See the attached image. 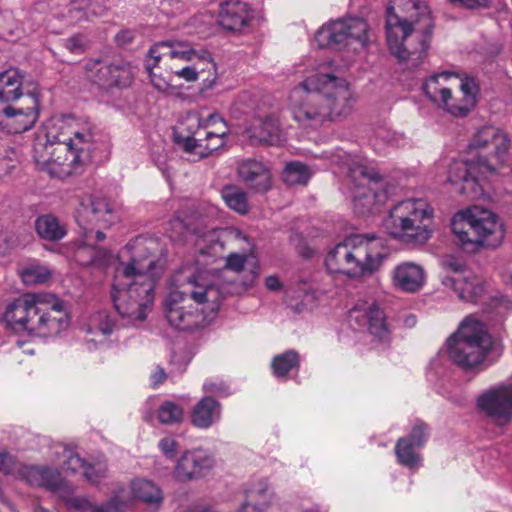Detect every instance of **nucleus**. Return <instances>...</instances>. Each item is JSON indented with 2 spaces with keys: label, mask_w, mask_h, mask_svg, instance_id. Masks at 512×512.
I'll list each match as a JSON object with an SVG mask.
<instances>
[{
  "label": "nucleus",
  "mask_w": 512,
  "mask_h": 512,
  "mask_svg": "<svg viewBox=\"0 0 512 512\" xmlns=\"http://www.w3.org/2000/svg\"><path fill=\"white\" fill-rule=\"evenodd\" d=\"M171 228L181 238L188 240L196 237L194 245L197 253L195 264H185L171 278V289L164 301L165 317L169 324L182 331H194L206 326L203 311L190 304H207L208 309L216 312L220 302L226 297L219 285L208 282L203 271L215 262L223 250L222 243L214 231H204L190 219L175 217Z\"/></svg>",
  "instance_id": "1"
},
{
  "label": "nucleus",
  "mask_w": 512,
  "mask_h": 512,
  "mask_svg": "<svg viewBox=\"0 0 512 512\" xmlns=\"http://www.w3.org/2000/svg\"><path fill=\"white\" fill-rule=\"evenodd\" d=\"M154 242L137 237L126 246L131 252L126 262L115 268L111 297L118 314L131 325H139L147 318L154 301V289L159 277Z\"/></svg>",
  "instance_id": "2"
},
{
  "label": "nucleus",
  "mask_w": 512,
  "mask_h": 512,
  "mask_svg": "<svg viewBox=\"0 0 512 512\" xmlns=\"http://www.w3.org/2000/svg\"><path fill=\"white\" fill-rule=\"evenodd\" d=\"M434 22L427 5L419 0H393L387 7V44L392 55L408 68L426 58Z\"/></svg>",
  "instance_id": "3"
},
{
  "label": "nucleus",
  "mask_w": 512,
  "mask_h": 512,
  "mask_svg": "<svg viewBox=\"0 0 512 512\" xmlns=\"http://www.w3.org/2000/svg\"><path fill=\"white\" fill-rule=\"evenodd\" d=\"M6 323L16 330L40 336H54L70 323L62 300L50 293H26L10 303L4 313Z\"/></svg>",
  "instance_id": "4"
},
{
  "label": "nucleus",
  "mask_w": 512,
  "mask_h": 512,
  "mask_svg": "<svg viewBox=\"0 0 512 512\" xmlns=\"http://www.w3.org/2000/svg\"><path fill=\"white\" fill-rule=\"evenodd\" d=\"M386 257L383 240L376 235L361 234L346 237L327 255L325 264L332 273L350 277L373 273Z\"/></svg>",
  "instance_id": "5"
},
{
  "label": "nucleus",
  "mask_w": 512,
  "mask_h": 512,
  "mask_svg": "<svg viewBox=\"0 0 512 512\" xmlns=\"http://www.w3.org/2000/svg\"><path fill=\"white\" fill-rule=\"evenodd\" d=\"M451 229L467 252H474L479 247L496 248L505 234L498 216L477 205L456 213L451 220Z\"/></svg>",
  "instance_id": "6"
},
{
  "label": "nucleus",
  "mask_w": 512,
  "mask_h": 512,
  "mask_svg": "<svg viewBox=\"0 0 512 512\" xmlns=\"http://www.w3.org/2000/svg\"><path fill=\"white\" fill-rule=\"evenodd\" d=\"M70 133L73 137H61L57 134V139L52 138V164L49 167V174L52 177L65 178L81 173L91 162L97 135L96 127L86 123Z\"/></svg>",
  "instance_id": "7"
},
{
  "label": "nucleus",
  "mask_w": 512,
  "mask_h": 512,
  "mask_svg": "<svg viewBox=\"0 0 512 512\" xmlns=\"http://www.w3.org/2000/svg\"><path fill=\"white\" fill-rule=\"evenodd\" d=\"M432 221L433 209L424 199H407L391 208L384 227L404 243L421 245L431 237Z\"/></svg>",
  "instance_id": "8"
},
{
  "label": "nucleus",
  "mask_w": 512,
  "mask_h": 512,
  "mask_svg": "<svg viewBox=\"0 0 512 512\" xmlns=\"http://www.w3.org/2000/svg\"><path fill=\"white\" fill-rule=\"evenodd\" d=\"M446 343L450 360L465 369L480 365L492 347L485 325L472 316L461 322Z\"/></svg>",
  "instance_id": "9"
},
{
  "label": "nucleus",
  "mask_w": 512,
  "mask_h": 512,
  "mask_svg": "<svg viewBox=\"0 0 512 512\" xmlns=\"http://www.w3.org/2000/svg\"><path fill=\"white\" fill-rule=\"evenodd\" d=\"M349 177L353 183V207L359 215L379 211L395 190L375 169L363 165L351 168Z\"/></svg>",
  "instance_id": "10"
},
{
  "label": "nucleus",
  "mask_w": 512,
  "mask_h": 512,
  "mask_svg": "<svg viewBox=\"0 0 512 512\" xmlns=\"http://www.w3.org/2000/svg\"><path fill=\"white\" fill-rule=\"evenodd\" d=\"M325 66L306 78V86L320 89L324 96L327 117L330 121H339L348 117L354 108L356 97L345 79L327 72Z\"/></svg>",
  "instance_id": "11"
},
{
  "label": "nucleus",
  "mask_w": 512,
  "mask_h": 512,
  "mask_svg": "<svg viewBox=\"0 0 512 512\" xmlns=\"http://www.w3.org/2000/svg\"><path fill=\"white\" fill-rule=\"evenodd\" d=\"M495 173V165L486 160H455L448 170V182L458 186L460 194L477 199L484 195L483 180Z\"/></svg>",
  "instance_id": "12"
},
{
  "label": "nucleus",
  "mask_w": 512,
  "mask_h": 512,
  "mask_svg": "<svg viewBox=\"0 0 512 512\" xmlns=\"http://www.w3.org/2000/svg\"><path fill=\"white\" fill-rule=\"evenodd\" d=\"M348 39L366 47L370 41L369 26L359 17H348L323 25L317 30L314 41L319 48L337 49Z\"/></svg>",
  "instance_id": "13"
},
{
  "label": "nucleus",
  "mask_w": 512,
  "mask_h": 512,
  "mask_svg": "<svg viewBox=\"0 0 512 512\" xmlns=\"http://www.w3.org/2000/svg\"><path fill=\"white\" fill-rule=\"evenodd\" d=\"M305 84L306 79L290 94L293 118L304 127H317L328 120L324 96L320 89Z\"/></svg>",
  "instance_id": "14"
},
{
  "label": "nucleus",
  "mask_w": 512,
  "mask_h": 512,
  "mask_svg": "<svg viewBox=\"0 0 512 512\" xmlns=\"http://www.w3.org/2000/svg\"><path fill=\"white\" fill-rule=\"evenodd\" d=\"M469 148L479 150L482 154L477 159L486 160L488 163L498 165L503 163L505 154L509 148V139L506 133L494 126H484L477 131L472 138Z\"/></svg>",
  "instance_id": "15"
},
{
  "label": "nucleus",
  "mask_w": 512,
  "mask_h": 512,
  "mask_svg": "<svg viewBox=\"0 0 512 512\" xmlns=\"http://www.w3.org/2000/svg\"><path fill=\"white\" fill-rule=\"evenodd\" d=\"M75 219L84 230L85 241H90L94 226L110 227L116 221V215L106 199L89 198L81 201Z\"/></svg>",
  "instance_id": "16"
},
{
  "label": "nucleus",
  "mask_w": 512,
  "mask_h": 512,
  "mask_svg": "<svg viewBox=\"0 0 512 512\" xmlns=\"http://www.w3.org/2000/svg\"><path fill=\"white\" fill-rule=\"evenodd\" d=\"M27 105L20 107L15 103L1 107L0 126L9 133H22L33 127L38 119L39 100L31 93L25 99Z\"/></svg>",
  "instance_id": "17"
},
{
  "label": "nucleus",
  "mask_w": 512,
  "mask_h": 512,
  "mask_svg": "<svg viewBox=\"0 0 512 512\" xmlns=\"http://www.w3.org/2000/svg\"><path fill=\"white\" fill-rule=\"evenodd\" d=\"M477 404L497 424L505 425L512 419V384L490 388L478 397Z\"/></svg>",
  "instance_id": "18"
},
{
  "label": "nucleus",
  "mask_w": 512,
  "mask_h": 512,
  "mask_svg": "<svg viewBox=\"0 0 512 512\" xmlns=\"http://www.w3.org/2000/svg\"><path fill=\"white\" fill-rule=\"evenodd\" d=\"M349 320L359 326H366L368 331L380 341L389 339L390 330L384 311L375 301H359L350 311Z\"/></svg>",
  "instance_id": "19"
},
{
  "label": "nucleus",
  "mask_w": 512,
  "mask_h": 512,
  "mask_svg": "<svg viewBox=\"0 0 512 512\" xmlns=\"http://www.w3.org/2000/svg\"><path fill=\"white\" fill-rule=\"evenodd\" d=\"M239 180L253 193L264 194L272 188V172L269 165L254 158L242 159L237 163Z\"/></svg>",
  "instance_id": "20"
},
{
  "label": "nucleus",
  "mask_w": 512,
  "mask_h": 512,
  "mask_svg": "<svg viewBox=\"0 0 512 512\" xmlns=\"http://www.w3.org/2000/svg\"><path fill=\"white\" fill-rule=\"evenodd\" d=\"M215 465L214 457L204 449L186 451L175 467L176 477L182 481L203 477Z\"/></svg>",
  "instance_id": "21"
},
{
  "label": "nucleus",
  "mask_w": 512,
  "mask_h": 512,
  "mask_svg": "<svg viewBox=\"0 0 512 512\" xmlns=\"http://www.w3.org/2000/svg\"><path fill=\"white\" fill-rule=\"evenodd\" d=\"M219 124L215 131L206 132L205 138L201 139V146H197V150L193 152L198 159H204L213 154L225 144V138L229 134L224 119L218 114H210L204 122V128H208Z\"/></svg>",
  "instance_id": "22"
},
{
  "label": "nucleus",
  "mask_w": 512,
  "mask_h": 512,
  "mask_svg": "<svg viewBox=\"0 0 512 512\" xmlns=\"http://www.w3.org/2000/svg\"><path fill=\"white\" fill-rule=\"evenodd\" d=\"M457 94L450 91L446 103H441L440 108L456 117L466 116L476 104V85L473 80L466 79L459 85Z\"/></svg>",
  "instance_id": "23"
},
{
  "label": "nucleus",
  "mask_w": 512,
  "mask_h": 512,
  "mask_svg": "<svg viewBox=\"0 0 512 512\" xmlns=\"http://www.w3.org/2000/svg\"><path fill=\"white\" fill-rule=\"evenodd\" d=\"M251 11L247 3L231 0L221 5L219 24L228 31H242L251 21Z\"/></svg>",
  "instance_id": "24"
},
{
  "label": "nucleus",
  "mask_w": 512,
  "mask_h": 512,
  "mask_svg": "<svg viewBox=\"0 0 512 512\" xmlns=\"http://www.w3.org/2000/svg\"><path fill=\"white\" fill-rule=\"evenodd\" d=\"M425 282L424 269L413 262H403L393 271V284L395 287L409 293L419 291Z\"/></svg>",
  "instance_id": "25"
},
{
  "label": "nucleus",
  "mask_w": 512,
  "mask_h": 512,
  "mask_svg": "<svg viewBox=\"0 0 512 512\" xmlns=\"http://www.w3.org/2000/svg\"><path fill=\"white\" fill-rule=\"evenodd\" d=\"M442 284L452 289L459 299L468 302H476L478 298L482 297L485 292V287L483 282L475 277H467V276H450L443 275L442 276Z\"/></svg>",
  "instance_id": "26"
},
{
  "label": "nucleus",
  "mask_w": 512,
  "mask_h": 512,
  "mask_svg": "<svg viewBox=\"0 0 512 512\" xmlns=\"http://www.w3.org/2000/svg\"><path fill=\"white\" fill-rule=\"evenodd\" d=\"M205 119L202 120L197 114H188L180 126L174 129V142L180 146L186 153L193 154L197 146H201V138H195L194 135L200 128H204Z\"/></svg>",
  "instance_id": "27"
},
{
  "label": "nucleus",
  "mask_w": 512,
  "mask_h": 512,
  "mask_svg": "<svg viewBox=\"0 0 512 512\" xmlns=\"http://www.w3.org/2000/svg\"><path fill=\"white\" fill-rule=\"evenodd\" d=\"M222 406L211 396L201 398L191 410V424L199 429H208L221 418Z\"/></svg>",
  "instance_id": "28"
},
{
  "label": "nucleus",
  "mask_w": 512,
  "mask_h": 512,
  "mask_svg": "<svg viewBox=\"0 0 512 512\" xmlns=\"http://www.w3.org/2000/svg\"><path fill=\"white\" fill-rule=\"evenodd\" d=\"M18 478L32 486H42L48 490L59 488V473L46 466L22 464L18 470Z\"/></svg>",
  "instance_id": "29"
},
{
  "label": "nucleus",
  "mask_w": 512,
  "mask_h": 512,
  "mask_svg": "<svg viewBox=\"0 0 512 512\" xmlns=\"http://www.w3.org/2000/svg\"><path fill=\"white\" fill-rule=\"evenodd\" d=\"M285 301L293 311L301 313L315 307V291L307 282L298 281L286 289Z\"/></svg>",
  "instance_id": "30"
},
{
  "label": "nucleus",
  "mask_w": 512,
  "mask_h": 512,
  "mask_svg": "<svg viewBox=\"0 0 512 512\" xmlns=\"http://www.w3.org/2000/svg\"><path fill=\"white\" fill-rule=\"evenodd\" d=\"M272 492L266 480H259L246 490L245 502L239 512H264L271 504Z\"/></svg>",
  "instance_id": "31"
},
{
  "label": "nucleus",
  "mask_w": 512,
  "mask_h": 512,
  "mask_svg": "<svg viewBox=\"0 0 512 512\" xmlns=\"http://www.w3.org/2000/svg\"><path fill=\"white\" fill-rule=\"evenodd\" d=\"M132 78V69L126 63L103 65L97 72L98 82L104 87H127Z\"/></svg>",
  "instance_id": "32"
},
{
  "label": "nucleus",
  "mask_w": 512,
  "mask_h": 512,
  "mask_svg": "<svg viewBox=\"0 0 512 512\" xmlns=\"http://www.w3.org/2000/svg\"><path fill=\"white\" fill-rule=\"evenodd\" d=\"M453 74L442 72L431 75L423 85L425 95L438 107L446 103L452 90Z\"/></svg>",
  "instance_id": "33"
},
{
  "label": "nucleus",
  "mask_w": 512,
  "mask_h": 512,
  "mask_svg": "<svg viewBox=\"0 0 512 512\" xmlns=\"http://www.w3.org/2000/svg\"><path fill=\"white\" fill-rule=\"evenodd\" d=\"M251 140L269 145L278 144L281 141V130L278 120L273 116L258 119L248 130Z\"/></svg>",
  "instance_id": "34"
},
{
  "label": "nucleus",
  "mask_w": 512,
  "mask_h": 512,
  "mask_svg": "<svg viewBox=\"0 0 512 512\" xmlns=\"http://www.w3.org/2000/svg\"><path fill=\"white\" fill-rule=\"evenodd\" d=\"M39 237L50 242L62 240L68 233L67 224L53 214H44L35 220Z\"/></svg>",
  "instance_id": "35"
},
{
  "label": "nucleus",
  "mask_w": 512,
  "mask_h": 512,
  "mask_svg": "<svg viewBox=\"0 0 512 512\" xmlns=\"http://www.w3.org/2000/svg\"><path fill=\"white\" fill-rule=\"evenodd\" d=\"M111 258L109 250L93 246L87 242L77 244L74 251L75 261L82 266H96L103 268L108 265Z\"/></svg>",
  "instance_id": "36"
},
{
  "label": "nucleus",
  "mask_w": 512,
  "mask_h": 512,
  "mask_svg": "<svg viewBox=\"0 0 512 512\" xmlns=\"http://www.w3.org/2000/svg\"><path fill=\"white\" fill-rule=\"evenodd\" d=\"M174 59L183 61L198 59L202 62H207L210 66L209 70L216 71V64L210 52L204 49L196 50L188 42L172 40L170 60Z\"/></svg>",
  "instance_id": "37"
},
{
  "label": "nucleus",
  "mask_w": 512,
  "mask_h": 512,
  "mask_svg": "<svg viewBox=\"0 0 512 512\" xmlns=\"http://www.w3.org/2000/svg\"><path fill=\"white\" fill-rule=\"evenodd\" d=\"M53 139H57V133L53 129L49 130L45 139L38 138L33 146V158L40 170L49 173V167L52 164V154L50 150L53 148Z\"/></svg>",
  "instance_id": "38"
},
{
  "label": "nucleus",
  "mask_w": 512,
  "mask_h": 512,
  "mask_svg": "<svg viewBox=\"0 0 512 512\" xmlns=\"http://www.w3.org/2000/svg\"><path fill=\"white\" fill-rule=\"evenodd\" d=\"M71 506L80 512H121L126 503L118 497H113L101 505L94 504L87 498H75L72 500Z\"/></svg>",
  "instance_id": "39"
},
{
  "label": "nucleus",
  "mask_w": 512,
  "mask_h": 512,
  "mask_svg": "<svg viewBox=\"0 0 512 512\" xmlns=\"http://www.w3.org/2000/svg\"><path fill=\"white\" fill-rule=\"evenodd\" d=\"M226 205L235 212L244 215L249 211L247 193L235 185H226L221 190Z\"/></svg>",
  "instance_id": "40"
},
{
  "label": "nucleus",
  "mask_w": 512,
  "mask_h": 512,
  "mask_svg": "<svg viewBox=\"0 0 512 512\" xmlns=\"http://www.w3.org/2000/svg\"><path fill=\"white\" fill-rule=\"evenodd\" d=\"M274 376L279 380H285L293 369L299 367V355L294 350H288L276 355L271 363Z\"/></svg>",
  "instance_id": "41"
},
{
  "label": "nucleus",
  "mask_w": 512,
  "mask_h": 512,
  "mask_svg": "<svg viewBox=\"0 0 512 512\" xmlns=\"http://www.w3.org/2000/svg\"><path fill=\"white\" fill-rule=\"evenodd\" d=\"M310 177L309 167L299 161L287 163L282 173L283 181L289 186L306 185Z\"/></svg>",
  "instance_id": "42"
},
{
  "label": "nucleus",
  "mask_w": 512,
  "mask_h": 512,
  "mask_svg": "<svg viewBox=\"0 0 512 512\" xmlns=\"http://www.w3.org/2000/svg\"><path fill=\"white\" fill-rule=\"evenodd\" d=\"M132 493L135 498L150 504H159L162 501L160 489L151 481L138 479L132 482Z\"/></svg>",
  "instance_id": "43"
},
{
  "label": "nucleus",
  "mask_w": 512,
  "mask_h": 512,
  "mask_svg": "<svg viewBox=\"0 0 512 512\" xmlns=\"http://www.w3.org/2000/svg\"><path fill=\"white\" fill-rule=\"evenodd\" d=\"M65 466L67 470H70L73 473L81 472L85 479L92 484H97L102 478L105 477L107 472V469L100 467L97 470V475L94 477L92 475V471L95 470V467L86 463L78 455H71L65 462Z\"/></svg>",
  "instance_id": "44"
},
{
  "label": "nucleus",
  "mask_w": 512,
  "mask_h": 512,
  "mask_svg": "<svg viewBox=\"0 0 512 512\" xmlns=\"http://www.w3.org/2000/svg\"><path fill=\"white\" fill-rule=\"evenodd\" d=\"M407 438H400L395 446V453L398 462L406 467L414 468L420 463V456L415 453V448Z\"/></svg>",
  "instance_id": "45"
},
{
  "label": "nucleus",
  "mask_w": 512,
  "mask_h": 512,
  "mask_svg": "<svg viewBox=\"0 0 512 512\" xmlns=\"http://www.w3.org/2000/svg\"><path fill=\"white\" fill-rule=\"evenodd\" d=\"M157 417L164 425L179 424L183 421V408L173 401H164L158 408Z\"/></svg>",
  "instance_id": "46"
},
{
  "label": "nucleus",
  "mask_w": 512,
  "mask_h": 512,
  "mask_svg": "<svg viewBox=\"0 0 512 512\" xmlns=\"http://www.w3.org/2000/svg\"><path fill=\"white\" fill-rule=\"evenodd\" d=\"M20 276L26 285H35L46 282L50 278L51 272L46 266L32 264L23 268Z\"/></svg>",
  "instance_id": "47"
},
{
  "label": "nucleus",
  "mask_w": 512,
  "mask_h": 512,
  "mask_svg": "<svg viewBox=\"0 0 512 512\" xmlns=\"http://www.w3.org/2000/svg\"><path fill=\"white\" fill-rule=\"evenodd\" d=\"M171 47L172 40L155 43L148 51V56L152 59L150 63L157 66L161 60L170 59Z\"/></svg>",
  "instance_id": "48"
},
{
  "label": "nucleus",
  "mask_w": 512,
  "mask_h": 512,
  "mask_svg": "<svg viewBox=\"0 0 512 512\" xmlns=\"http://www.w3.org/2000/svg\"><path fill=\"white\" fill-rule=\"evenodd\" d=\"M88 42L81 34H75L63 40V47L71 54L80 55L86 51Z\"/></svg>",
  "instance_id": "49"
},
{
  "label": "nucleus",
  "mask_w": 512,
  "mask_h": 512,
  "mask_svg": "<svg viewBox=\"0 0 512 512\" xmlns=\"http://www.w3.org/2000/svg\"><path fill=\"white\" fill-rule=\"evenodd\" d=\"M441 266L444 270V273L441 275H450V276H462L461 273L464 270V264L455 258L454 256L448 255L445 256L441 261Z\"/></svg>",
  "instance_id": "50"
},
{
  "label": "nucleus",
  "mask_w": 512,
  "mask_h": 512,
  "mask_svg": "<svg viewBox=\"0 0 512 512\" xmlns=\"http://www.w3.org/2000/svg\"><path fill=\"white\" fill-rule=\"evenodd\" d=\"M21 466L22 463L17 462L11 454L6 451H0V471L18 477V470Z\"/></svg>",
  "instance_id": "51"
},
{
  "label": "nucleus",
  "mask_w": 512,
  "mask_h": 512,
  "mask_svg": "<svg viewBox=\"0 0 512 512\" xmlns=\"http://www.w3.org/2000/svg\"><path fill=\"white\" fill-rule=\"evenodd\" d=\"M416 447H422L428 438V428L423 422H417L408 437H406Z\"/></svg>",
  "instance_id": "52"
},
{
  "label": "nucleus",
  "mask_w": 512,
  "mask_h": 512,
  "mask_svg": "<svg viewBox=\"0 0 512 512\" xmlns=\"http://www.w3.org/2000/svg\"><path fill=\"white\" fill-rule=\"evenodd\" d=\"M156 66H153L151 63H150V60H147L146 64H145V68L149 74V79H150V82L152 84V86L158 90L159 92H167L169 89H170V84L169 82L164 79L161 75H157L153 72V69L155 68Z\"/></svg>",
  "instance_id": "53"
},
{
  "label": "nucleus",
  "mask_w": 512,
  "mask_h": 512,
  "mask_svg": "<svg viewBox=\"0 0 512 512\" xmlns=\"http://www.w3.org/2000/svg\"><path fill=\"white\" fill-rule=\"evenodd\" d=\"M203 389L207 393L216 394L218 396H228L230 394L229 386L222 381L207 380L203 384Z\"/></svg>",
  "instance_id": "54"
},
{
  "label": "nucleus",
  "mask_w": 512,
  "mask_h": 512,
  "mask_svg": "<svg viewBox=\"0 0 512 512\" xmlns=\"http://www.w3.org/2000/svg\"><path fill=\"white\" fill-rule=\"evenodd\" d=\"M171 72L179 78H182L188 82H194L198 79V71L195 67L185 66L181 69H174L172 66L169 67Z\"/></svg>",
  "instance_id": "55"
},
{
  "label": "nucleus",
  "mask_w": 512,
  "mask_h": 512,
  "mask_svg": "<svg viewBox=\"0 0 512 512\" xmlns=\"http://www.w3.org/2000/svg\"><path fill=\"white\" fill-rule=\"evenodd\" d=\"M246 256L241 254H230L226 259V267L235 272H240L244 269Z\"/></svg>",
  "instance_id": "56"
},
{
  "label": "nucleus",
  "mask_w": 512,
  "mask_h": 512,
  "mask_svg": "<svg viewBox=\"0 0 512 512\" xmlns=\"http://www.w3.org/2000/svg\"><path fill=\"white\" fill-rule=\"evenodd\" d=\"M377 137L384 142L395 146H398L403 140L402 135L384 128L377 131Z\"/></svg>",
  "instance_id": "57"
},
{
  "label": "nucleus",
  "mask_w": 512,
  "mask_h": 512,
  "mask_svg": "<svg viewBox=\"0 0 512 512\" xmlns=\"http://www.w3.org/2000/svg\"><path fill=\"white\" fill-rule=\"evenodd\" d=\"M177 442L171 437L162 438L159 442L160 450L168 457L173 458L176 453Z\"/></svg>",
  "instance_id": "58"
},
{
  "label": "nucleus",
  "mask_w": 512,
  "mask_h": 512,
  "mask_svg": "<svg viewBox=\"0 0 512 512\" xmlns=\"http://www.w3.org/2000/svg\"><path fill=\"white\" fill-rule=\"evenodd\" d=\"M91 0H75L72 3V6L69 10L70 16L72 18H77L78 20L82 19L86 16V13L83 9L90 3Z\"/></svg>",
  "instance_id": "59"
},
{
  "label": "nucleus",
  "mask_w": 512,
  "mask_h": 512,
  "mask_svg": "<svg viewBox=\"0 0 512 512\" xmlns=\"http://www.w3.org/2000/svg\"><path fill=\"white\" fill-rule=\"evenodd\" d=\"M55 491H57L59 493V496L65 500L67 503H69L71 505V502L73 499H75L76 497H72V495L74 494V489L72 486H70L69 484H67L66 482H63L60 478H59V488L56 489Z\"/></svg>",
  "instance_id": "60"
},
{
  "label": "nucleus",
  "mask_w": 512,
  "mask_h": 512,
  "mask_svg": "<svg viewBox=\"0 0 512 512\" xmlns=\"http://www.w3.org/2000/svg\"><path fill=\"white\" fill-rule=\"evenodd\" d=\"M166 378L167 374L165 370L162 367L158 366L154 373L151 375L152 386L157 387L163 384Z\"/></svg>",
  "instance_id": "61"
},
{
  "label": "nucleus",
  "mask_w": 512,
  "mask_h": 512,
  "mask_svg": "<svg viewBox=\"0 0 512 512\" xmlns=\"http://www.w3.org/2000/svg\"><path fill=\"white\" fill-rule=\"evenodd\" d=\"M265 286L270 291H278L282 288V283L275 275H270L265 278Z\"/></svg>",
  "instance_id": "62"
},
{
  "label": "nucleus",
  "mask_w": 512,
  "mask_h": 512,
  "mask_svg": "<svg viewBox=\"0 0 512 512\" xmlns=\"http://www.w3.org/2000/svg\"><path fill=\"white\" fill-rule=\"evenodd\" d=\"M404 324L407 327H413L416 324V317L414 315H409L405 318Z\"/></svg>",
  "instance_id": "63"
},
{
  "label": "nucleus",
  "mask_w": 512,
  "mask_h": 512,
  "mask_svg": "<svg viewBox=\"0 0 512 512\" xmlns=\"http://www.w3.org/2000/svg\"><path fill=\"white\" fill-rule=\"evenodd\" d=\"M215 82H216V76H214L213 78L207 77V78L204 79V83H205V87L206 88L213 87Z\"/></svg>",
  "instance_id": "64"
}]
</instances>
